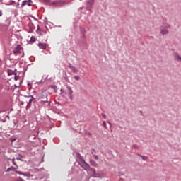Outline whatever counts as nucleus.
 <instances>
[{
  "instance_id": "obj_1",
  "label": "nucleus",
  "mask_w": 181,
  "mask_h": 181,
  "mask_svg": "<svg viewBox=\"0 0 181 181\" xmlns=\"http://www.w3.org/2000/svg\"><path fill=\"white\" fill-rule=\"evenodd\" d=\"M41 101L47 105H50V101L47 99V92L42 91L40 96Z\"/></svg>"
},
{
  "instance_id": "obj_2",
  "label": "nucleus",
  "mask_w": 181,
  "mask_h": 181,
  "mask_svg": "<svg viewBox=\"0 0 181 181\" xmlns=\"http://www.w3.org/2000/svg\"><path fill=\"white\" fill-rule=\"evenodd\" d=\"M78 164L86 172L88 171V168H90V165H88V163H87V162H86V160H82V161L79 162Z\"/></svg>"
},
{
  "instance_id": "obj_3",
  "label": "nucleus",
  "mask_w": 181,
  "mask_h": 181,
  "mask_svg": "<svg viewBox=\"0 0 181 181\" xmlns=\"http://www.w3.org/2000/svg\"><path fill=\"white\" fill-rule=\"evenodd\" d=\"M86 172H87L88 175H90V176H91V177H94V176L96 173L95 169H93L91 167H90Z\"/></svg>"
},
{
  "instance_id": "obj_4",
  "label": "nucleus",
  "mask_w": 181,
  "mask_h": 181,
  "mask_svg": "<svg viewBox=\"0 0 181 181\" xmlns=\"http://www.w3.org/2000/svg\"><path fill=\"white\" fill-rule=\"evenodd\" d=\"M21 50L22 47H21V45H18L13 49V53H14V54H16V53H21Z\"/></svg>"
},
{
  "instance_id": "obj_5",
  "label": "nucleus",
  "mask_w": 181,
  "mask_h": 181,
  "mask_svg": "<svg viewBox=\"0 0 181 181\" xmlns=\"http://www.w3.org/2000/svg\"><path fill=\"white\" fill-rule=\"evenodd\" d=\"M33 101V96H31V98L29 99V101L26 106V110H29L32 107V102Z\"/></svg>"
},
{
  "instance_id": "obj_6",
  "label": "nucleus",
  "mask_w": 181,
  "mask_h": 181,
  "mask_svg": "<svg viewBox=\"0 0 181 181\" xmlns=\"http://www.w3.org/2000/svg\"><path fill=\"white\" fill-rule=\"evenodd\" d=\"M93 177H98L100 179L104 177V174L103 173V172L100 173H96L95 174V175H93Z\"/></svg>"
},
{
  "instance_id": "obj_7",
  "label": "nucleus",
  "mask_w": 181,
  "mask_h": 181,
  "mask_svg": "<svg viewBox=\"0 0 181 181\" xmlns=\"http://www.w3.org/2000/svg\"><path fill=\"white\" fill-rule=\"evenodd\" d=\"M87 5H88V9H91V6L94 5V0H88L87 1Z\"/></svg>"
},
{
  "instance_id": "obj_8",
  "label": "nucleus",
  "mask_w": 181,
  "mask_h": 181,
  "mask_svg": "<svg viewBox=\"0 0 181 181\" xmlns=\"http://www.w3.org/2000/svg\"><path fill=\"white\" fill-rule=\"evenodd\" d=\"M66 88L68 90V94L71 100V98H73V97L71 96V94H73V90L70 86H67Z\"/></svg>"
},
{
  "instance_id": "obj_9",
  "label": "nucleus",
  "mask_w": 181,
  "mask_h": 181,
  "mask_svg": "<svg viewBox=\"0 0 181 181\" xmlns=\"http://www.w3.org/2000/svg\"><path fill=\"white\" fill-rule=\"evenodd\" d=\"M40 49H42V50H46V47H47V45L45 43H40L38 45Z\"/></svg>"
},
{
  "instance_id": "obj_10",
  "label": "nucleus",
  "mask_w": 181,
  "mask_h": 181,
  "mask_svg": "<svg viewBox=\"0 0 181 181\" xmlns=\"http://www.w3.org/2000/svg\"><path fill=\"white\" fill-rule=\"evenodd\" d=\"M161 35H168L169 33V30H166V28H163L160 30Z\"/></svg>"
},
{
  "instance_id": "obj_11",
  "label": "nucleus",
  "mask_w": 181,
  "mask_h": 181,
  "mask_svg": "<svg viewBox=\"0 0 181 181\" xmlns=\"http://www.w3.org/2000/svg\"><path fill=\"white\" fill-rule=\"evenodd\" d=\"M90 163L91 165V166H94L95 168H97L98 164L95 161H94V160H90Z\"/></svg>"
},
{
  "instance_id": "obj_12",
  "label": "nucleus",
  "mask_w": 181,
  "mask_h": 181,
  "mask_svg": "<svg viewBox=\"0 0 181 181\" xmlns=\"http://www.w3.org/2000/svg\"><path fill=\"white\" fill-rule=\"evenodd\" d=\"M8 76H12L15 74V71H13L12 69H8L7 70Z\"/></svg>"
},
{
  "instance_id": "obj_13",
  "label": "nucleus",
  "mask_w": 181,
  "mask_h": 181,
  "mask_svg": "<svg viewBox=\"0 0 181 181\" xmlns=\"http://www.w3.org/2000/svg\"><path fill=\"white\" fill-rule=\"evenodd\" d=\"M162 28L163 29H169V28H170V25L168 23H165L163 25Z\"/></svg>"
},
{
  "instance_id": "obj_14",
  "label": "nucleus",
  "mask_w": 181,
  "mask_h": 181,
  "mask_svg": "<svg viewBox=\"0 0 181 181\" xmlns=\"http://www.w3.org/2000/svg\"><path fill=\"white\" fill-rule=\"evenodd\" d=\"M175 57L176 60L181 62V57H180V56H179V54H175Z\"/></svg>"
},
{
  "instance_id": "obj_15",
  "label": "nucleus",
  "mask_w": 181,
  "mask_h": 181,
  "mask_svg": "<svg viewBox=\"0 0 181 181\" xmlns=\"http://www.w3.org/2000/svg\"><path fill=\"white\" fill-rule=\"evenodd\" d=\"M71 70L73 71V73H78V71L77 70V69H76V67L73 66Z\"/></svg>"
},
{
  "instance_id": "obj_16",
  "label": "nucleus",
  "mask_w": 181,
  "mask_h": 181,
  "mask_svg": "<svg viewBox=\"0 0 181 181\" xmlns=\"http://www.w3.org/2000/svg\"><path fill=\"white\" fill-rule=\"evenodd\" d=\"M78 159H79V162H83V160H84V159H83V157H81V155L78 154Z\"/></svg>"
},
{
  "instance_id": "obj_17",
  "label": "nucleus",
  "mask_w": 181,
  "mask_h": 181,
  "mask_svg": "<svg viewBox=\"0 0 181 181\" xmlns=\"http://www.w3.org/2000/svg\"><path fill=\"white\" fill-rule=\"evenodd\" d=\"M11 170H15V167H10L6 170V172H11Z\"/></svg>"
},
{
  "instance_id": "obj_18",
  "label": "nucleus",
  "mask_w": 181,
  "mask_h": 181,
  "mask_svg": "<svg viewBox=\"0 0 181 181\" xmlns=\"http://www.w3.org/2000/svg\"><path fill=\"white\" fill-rule=\"evenodd\" d=\"M35 40H36L35 39V37L32 36L30 40V42H31V43H35Z\"/></svg>"
},
{
  "instance_id": "obj_19",
  "label": "nucleus",
  "mask_w": 181,
  "mask_h": 181,
  "mask_svg": "<svg viewBox=\"0 0 181 181\" xmlns=\"http://www.w3.org/2000/svg\"><path fill=\"white\" fill-rule=\"evenodd\" d=\"M17 160H21V162L23 161L22 160V156L19 155L17 158H16Z\"/></svg>"
},
{
  "instance_id": "obj_20",
  "label": "nucleus",
  "mask_w": 181,
  "mask_h": 181,
  "mask_svg": "<svg viewBox=\"0 0 181 181\" xmlns=\"http://www.w3.org/2000/svg\"><path fill=\"white\" fill-rule=\"evenodd\" d=\"M140 156H141V159H142L143 160H146V159H148V157H146V156H141V155H140Z\"/></svg>"
},
{
  "instance_id": "obj_21",
  "label": "nucleus",
  "mask_w": 181,
  "mask_h": 181,
  "mask_svg": "<svg viewBox=\"0 0 181 181\" xmlns=\"http://www.w3.org/2000/svg\"><path fill=\"white\" fill-rule=\"evenodd\" d=\"M15 74L14 80L16 81H18V80H19V76H16V74Z\"/></svg>"
},
{
  "instance_id": "obj_22",
  "label": "nucleus",
  "mask_w": 181,
  "mask_h": 181,
  "mask_svg": "<svg viewBox=\"0 0 181 181\" xmlns=\"http://www.w3.org/2000/svg\"><path fill=\"white\" fill-rule=\"evenodd\" d=\"M26 4H28V1H23L22 3V6H25V5H26Z\"/></svg>"
},
{
  "instance_id": "obj_23",
  "label": "nucleus",
  "mask_w": 181,
  "mask_h": 181,
  "mask_svg": "<svg viewBox=\"0 0 181 181\" xmlns=\"http://www.w3.org/2000/svg\"><path fill=\"white\" fill-rule=\"evenodd\" d=\"M16 173H17L18 175H23V173H22L21 171H18V170H16Z\"/></svg>"
},
{
  "instance_id": "obj_24",
  "label": "nucleus",
  "mask_w": 181,
  "mask_h": 181,
  "mask_svg": "<svg viewBox=\"0 0 181 181\" xmlns=\"http://www.w3.org/2000/svg\"><path fill=\"white\" fill-rule=\"evenodd\" d=\"M74 78H75V80L78 81V80H80V76H74Z\"/></svg>"
},
{
  "instance_id": "obj_25",
  "label": "nucleus",
  "mask_w": 181,
  "mask_h": 181,
  "mask_svg": "<svg viewBox=\"0 0 181 181\" xmlns=\"http://www.w3.org/2000/svg\"><path fill=\"white\" fill-rule=\"evenodd\" d=\"M12 162H13V165H14L15 166H16V163L15 162V158L12 159Z\"/></svg>"
},
{
  "instance_id": "obj_26",
  "label": "nucleus",
  "mask_w": 181,
  "mask_h": 181,
  "mask_svg": "<svg viewBox=\"0 0 181 181\" xmlns=\"http://www.w3.org/2000/svg\"><path fill=\"white\" fill-rule=\"evenodd\" d=\"M103 125L105 128H107V123H105V121L103 122Z\"/></svg>"
},
{
  "instance_id": "obj_27",
  "label": "nucleus",
  "mask_w": 181,
  "mask_h": 181,
  "mask_svg": "<svg viewBox=\"0 0 181 181\" xmlns=\"http://www.w3.org/2000/svg\"><path fill=\"white\" fill-rule=\"evenodd\" d=\"M95 160H98V156H96V155H93Z\"/></svg>"
},
{
  "instance_id": "obj_28",
  "label": "nucleus",
  "mask_w": 181,
  "mask_h": 181,
  "mask_svg": "<svg viewBox=\"0 0 181 181\" xmlns=\"http://www.w3.org/2000/svg\"><path fill=\"white\" fill-rule=\"evenodd\" d=\"M102 117H103V118H104V119H105V118H107V115H105V114H102Z\"/></svg>"
},
{
  "instance_id": "obj_29",
  "label": "nucleus",
  "mask_w": 181,
  "mask_h": 181,
  "mask_svg": "<svg viewBox=\"0 0 181 181\" xmlns=\"http://www.w3.org/2000/svg\"><path fill=\"white\" fill-rule=\"evenodd\" d=\"M68 67H69V69H71V68H73L74 66H73V65H71V64H69Z\"/></svg>"
},
{
  "instance_id": "obj_30",
  "label": "nucleus",
  "mask_w": 181,
  "mask_h": 181,
  "mask_svg": "<svg viewBox=\"0 0 181 181\" xmlns=\"http://www.w3.org/2000/svg\"><path fill=\"white\" fill-rule=\"evenodd\" d=\"M18 181H24L23 179H22L21 177H18Z\"/></svg>"
},
{
  "instance_id": "obj_31",
  "label": "nucleus",
  "mask_w": 181,
  "mask_h": 181,
  "mask_svg": "<svg viewBox=\"0 0 181 181\" xmlns=\"http://www.w3.org/2000/svg\"><path fill=\"white\" fill-rule=\"evenodd\" d=\"M57 4H63V1H57Z\"/></svg>"
},
{
  "instance_id": "obj_32",
  "label": "nucleus",
  "mask_w": 181,
  "mask_h": 181,
  "mask_svg": "<svg viewBox=\"0 0 181 181\" xmlns=\"http://www.w3.org/2000/svg\"><path fill=\"white\" fill-rule=\"evenodd\" d=\"M22 175H23V176H29L28 175H26V174H25V173H23V174H22Z\"/></svg>"
},
{
  "instance_id": "obj_33",
  "label": "nucleus",
  "mask_w": 181,
  "mask_h": 181,
  "mask_svg": "<svg viewBox=\"0 0 181 181\" xmlns=\"http://www.w3.org/2000/svg\"><path fill=\"white\" fill-rule=\"evenodd\" d=\"M0 16H2V11H0Z\"/></svg>"
},
{
  "instance_id": "obj_34",
  "label": "nucleus",
  "mask_w": 181,
  "mask_h": 181,
  "mask_svg": "<svg viewBox=\"0 0 181 181\" xmlns=\"http://www.w3.org/2000/svg\"><path fill=\"white\" fill-rule=\"evenodd\" d=\"M6 118H8V119H9V115H6Z\"/></svg>"
},
{
  "instance_id": "obj_35",
  "label": "nucleus",
  "mask_w": 181,
  "mask_h": 181,
  "mask_svg": "<svg viewBox=\"0 0 181 181\" xmlns=\"http://www.w3.org/2000/svg\"><path fill=\"white\" fill-rule=\"evenodd\" d=\"M28 6H31L30 4H29V3L28 4Z\"/></svg>"
},
{
  "instance_id": "obj_36",
  "label": "nucleus",
  "mask_w": 181,
  "mask_h": 181,
  "mask_svg": "<svg viewBox=\"0 0 181 181\" xmlns=\"http://www.w3.org/2000/svg\"><path fill=\"white\" fill-rule=\"evenodd\" d=\"M21 105H23V102H21Z\"/></svg>"
},
{
  "instance_id": "obj_37",
  "label": "nucleus",
  "mask_w": 181,
  "mask_h": 181,
  "mask_svg": "<svg viewBox=\"0 0 181 181\" xmlns=\"http://www.w3.org/2000/svg\"><path fill=\"white\" fill-rule=\"evenodd\" d=\"M23 56H25V54H23V56H22V57H23Z\"/></svg>"
},
{
  "instance_id": "obj_38",
  "label": "nucleus",
  "mask_w": 181,
  "mask_h": 181,
  "mask_svg": "<svg viewBox=\"0 0 181 181\" xmlns=\"http://www.w3.org/2000/svg\"><path fill=\"white\" fill-rule=\"evenodd\" d=\"M45 1H47V0H45Z\"/></svg>"
}]
</instances>
